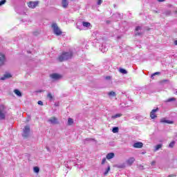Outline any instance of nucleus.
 <instances>
[{"instance_id":"obj_21","label":"nucleus","mask_w":177,"mask_h":177,"mask_svg":"<svg viewBox=\"0 0 177 177\" xmlns=\"http://www.w3.org/2000/svg\"><path fill=\"white\" fill-rule=\"evenodd\" d=\"M82 24L84 27H91V23L89 22L83 21Z\"/></svg>"},{"instance_id":"obj_31","label":"nucleus","mask_w":177,"mask_h":177,"mask_svg":"<svg viewBox=\"0 0 177 177\" xmlns=\"http://www.w3.org/2000/svg\"><path fill=\"white\" fill-rule=\"evenodd\" d=\"M109 96H115V92L114 91H111L108 93Z\"/></svg>"},{"instance_id":"obj_33","label":"nucleus","mask_w":177,"mask_h":177,"mask_svg":"<svg viewBox=\"0 0 177 177\" xmlns=\"http://www.w3.org/2000/svg\"><path fill=\"white\" fill-rule=\"evenodd\" d=\"M115 167H117V168H124L125 165H116Z\"/></svg>"},{"instance_id":"obj_3","label":"nucleus","mask_w":177,"mask_h":177,"mask_svg":"<svg viewBox=\"0 0 177 177\" xmlns=\"http://www.w3.org/2000/svg\"><path fill=\"white\" fill-rule=\"evenodd\" d=\"M52 28L54 31V34L55 35H62V30L59 28V26H57V24H52Z\"/></svg>"},{"instance_id":"obj_13","label":"nucleus","mask_w":177,"mask_h":177,"mask_svg":"<svg viewBox=\"0 0 177 177\" xmlns=\"http://www.w3.org/2000/svg\"><path fill=\"white\" fill-rule=\"evenodd\" d=\"M142 30V27L141 26H137L136 28V33H135V35L136 36V35H142V32H138V31H139V30Z\"/></svg>"},{"instance_id":"obj_11","label":"nucleus","mask_w":177,"mask_h":177,"mask_svg":"<svg viewBox=\"0 0 177 177\" xmlns=\"http://www.w3.org/2000/svg\"><path fill=\"white\" fill-rule=\"evenodd\" d=\"M113 18L115 19V21H118L121 19V15L118 12H116L113 15Z\"/></svg>"},{"instance_id":"obj_24","label":"nucleus","mask_w":177,"mask_h":177,"mask_svg":"<svg viewBox=\"0 0 177 177\" xmlns=\"http://www.w3.org/2000/svg\"><path fill=\"white\" fill-rule=\"evenodd\" d=\"M47 97H48V99H50V102H52V100H53V95H52V93H48Z\"/></svg>"},{"instance_id":"obj_42","label":"nucleus","mask_w":177,"mask_h":177,"mask_svg":"<svg viewBox=\"0 0 177 177\" xmlns=\"http://www.w3.org/2000/svg\"><path fill=\"white\" fill-rule=\"evenodd\" d=\"M165 0H158V2H164Z\"/></svg>"},{"instance_id":"obj_44","label":"nucleus","mask_w":177,"mask_h":177,"mask_svg":"<svg viewBox=\"0 0 177 177\" xmlns=\"http://www.w3.org/2000/svg\"><path fill=\"white\" fill-rule=\"evenodd\" d=\"M174 95H177V90H176V91H174Z\"/></svg>"},{"instance_id":"obj_27","label":"nucleus","mask_w":177,"mask_h":177,"mask_svg":"<svg viewBox=\"0 0 177 177\" xmlns=\"http://www.w3.org/2000/svg\"><path fill=\"white\" fill-rule=\"evenodd\" d=\"M33 171L34 172H35V174H39V167H35L33 168Z\"/></svg>"},{"instance_id":"obj_18","label":"nucleus","mask_w":177,"mask_h":177,"mask_svg":"<svg viewBox=\"0 0 177 177\" xmlns=\"http://www.w3.org/2000/svg\"><path fill=\"white\" fill-rule=\"evenodd\" d=\"M14 93H15V95H17V96H19L21 97V92H20V91L15 89L14 91Z\"/></svg>"},{"instance_id":"obj_22","label":"nucleus","mask_w":177,"mask_h":177,"mask_svg":"<svg viewBox=\"0 0 177 177\" xmlns=\"http://www.w3.org/2000/svg\"><path fill=\"white\" fill-rule=\"evenodd\" d=\"M110 172V165H108V167L106 168V171L104 172V176H106L107 174Z\"/></svg>"},{"instance_id":"obj_25","label":"nucleus","mask_w":177,"mask_h":177,"mask_svg":"<svg viewBox=\"0 0 177 177\" xmlns=\"http://www.w3.org/2000/svg\"><path fill=\"white\" fill-rule=\"evenodd\" d=\"M120 73H121L122 74H128V71H127V70L124 69V68H120L119 70Z\"/></svg>"},{"instance_id":"obj_37","label":"nucleus","mask_w":177,"mask_h":177,"mask_svg":"<svg viewBox=\"0 0 177 177\" xmlns=\"http://www.w3.org/2000/svg\"><path fill=\"white\" fill-rule=\"evenodd\" d=\"M138 169H141V170L143 169V165H138Z\"/></svg>"},{"instance_id":"obj_46","label":"nucleus","mask_w":177,"mask_h":177,"mask_svg":"<svg viewBox=\"0 0 177 177\" xmlns=\"http://www.w3.org/2000/svg\"><path fill=\"white\" fill-rule=\"evenodd\" d=\"M155 13H158V11H155Z\"/></svg>"},{"instance_id":"obj_40","label":"nucleus","mask_w":177,"mask_h":177,"mask_svg":"<svg viewBox=\"0 0 177 177\" xmlns=\"http://www.w3.org/2000/svg\"><path fill=\"white\" fill-rule=\"evenodd\" d=\"M151 164V165H156V161L155 160L152 161Z\"/></svg>"},{"instance_id":"obj_15","label":"nucleus","mask_w":177,"mask_h":177,"mask_svg":"<svg viewBox=\"0 0 177 177\" xmlns=\"http://www.w3.org/2000/svg\"><path fill=\"white\" fill-rule=\"evenodd\" d=\"M62 7L66 9V8H67V6H68V1L62 0Z\"/></svg>"},{"instance_id":"obj_26","label":"nucleus","mask_w":177,"mask_h":177,"mask_svg":"<svg viewBox=\"0 0 177 177\" xmlns=\"http://www.w3.org/2000/svg\"><path fill=\"white\" fill-rule=\"evenodd\" d=\"M161 147H162V145L159 144L158 145L156 146L155 148V151H157L158 150H160V149H161Z\"/></svg>"},{"instance_id":"obj_4","label":"nucleus","mask_w":177,"mask_h":177,"mask_svg":"<svg viewBox=\"0 0 177 177\" xmlns=\"http://www.w3.org/2000/svg\"><path fill=\"white\" fill-rule=\"evenodd\" d=\"M30 126H25L24 128L23 138H28L30 136Z\"/></svg>"},{"instance_id":"obj_30","label":"nucleus","mask_w":177,"mask_h":177,"mask_svg":"<svg viewBox=\"0 0 177 177\" xmlns=\"http://www.w3.org/2000/svg\"><path fill=\"white\" fill-rule=\"evenodd\" d=\"M174 146H175V141H172L169 145V147H170L171 149H172V147H174Z\"/></svg>"},{"instance_id":"obj_17","label":"nucleus","mask_w":177,"mask_h":177,"mask_svg":"<svg viewBox=\"0 0 177 177\" xmlns=\"http://www.w3.org/2000/svg\"><path fill=\"white\" fill-rule=\"evenodd\" d=\"M120 117H122V115L121 113L115 114V115H112L111 118L113 120H115V118H120Z\"/></svg>"},{"instance_id":"obj_28","label":"nucleus","mask_w":177,"mask_h":177,"mask_svg":"<svg viewBox=\"0 0 177 177\" xmlns=\"http://www.w3.org/2000/svg\"><path fill=\"white\" fill-rule=\"evenodd\" d=\"M155 75H160V72H156L155 73H153V74H152L151 75V78L153 80V79H154V76Z\"/></svg>"},{"instance_id":"obj_20","label":"nucleus","mask_w":177,"mask_h":177,"mask_svg":"<svg viewBox=\"0 0 177 177\" xmlns=\"http://www.w3.org/2000/svg\"><path fill=\"white\" fill-rule=\"evenodd\" d=\"M74 124V120L73 118L68 119V125H73Z\"/></svg>"},{"instance_id":"obj_36","label":"nucleus","mask_w":177,"mask_h":177,"mask_svg":"<svg viewBox=\"0 0 177 177\" xmlns=\"http://www.w3.org/2000/svg\"><path fill=\"white\" fill-rule=\"evenodd\" d=\"M37 104L39 105V106H44V102L41 100L38 101L37 102Z\"/></svg>"},{"instance_id":"obj_45","label":"nucleus","mask_w":177,"mask_h":177,"mask_svg":"<svg viewBox=\"0 0 177 177\" xmlns=\"http://www.w3.org/2000/svg\"><path fill=\"white\" fill-rule=\"evenodd\" d=\"M102 52H106V50H103V48H102Z\"/></svg>"},{"instance_id":"obj_5","label":"nucleus","mask_w":177,"mask_h":177,"mask_svg":"<svg viewBox=\"0 0 177 177\" xmlns=\"http://www.w3.org/2000/svg\"><path fill=\"white\" fill-rule=\"evenodd\" d=\"M39 2L38 1H30L28 3V8H31L32 9H35L37 6H38V4Z\"/></svg>"},{"instance_id":"obj_12","label":"nucleus","mask_w":177,"mask_h":177,"mask_svg":"<svg viewBox=\"0 0 177 177\" xmlns=\"http://www.w3.org/2000/svg\"><path fill=\"white\" fill-rule=\"evenodd\" d=\"M12 77V75L10 73H6L3 77H1V80L2 81H5V80H7V78Z\"/></svg>"},{"instance_id":"obj_41","label":"nucleus","mask_w":177,"mask_h":177,"mask_svg":"<svg viewBox=\"0 0 177 177\" xmlns=\"http://www.w3.org/2000/svg\"><path fill=\"white\" fill-rule=\"evenodd\" d=\"M111 77H110V76H106V80H111Z\"/></svg>"},{"instance_id":"obj_35","label":"nucleus","mask_w":177,"mask_h":177,"mask_svg":"<svg viewBox=\"0 0 177 177\" xmlns=\"http://www.w3.org/2000/svg\"><path fill=\"white\" fill-rule=\"evenodd\" d=\"M103 3V0H97V5L100 6Z\"/></svg>"},{"instance_id":"obj_23","label":"nucleus","mask_w":177,"mask_h":177,"mask_svg":"<svg viewBox=\"0 0 177 177\" xmlns=\"http://www.w3.org/2000/svg\"><path fill=\"white\" fill-rule=\"evenodd\" d=\"M118 130H119L118 127H115L113 128L112 132L113 133H118Z\"/></svg>"},{"instance_id":"obj_32","label":"nucleus","mask_w":177,"mask_h":177,"mask_svg":"<svg viewBox=\"0 0 177 177\" xmlns=\"http://www.w3.org/2000/svg\"><path fill=\"white\" fill-rule=\"evenodd\" d=\"M93 140H95L93 138H87L85 139V142H93Z\"/></svg>"},{"instance_id":"obj_6","label":"nucleus","mask_w":177,"mask_h":177,"mask_svg":"<svg viewBox=\"0 0 177 177\" xmlns=\"http://www.w3.org/2000/svg\"><path fill=\"white\" fill-rule=\"evenodd\" d=\"M50 77L52 80H54V81H59V80H61L62 78V75L58 73H53L50 75Z\"/></svg>"},{"instance_id":"obj_8","label":"nucleus","mask_w":177,"mask_h":177,"mask_svg":"<svg viewBox=\"0 0 177 177\" xmlns=\"http://www.w3.org/2000/svg\"><path fill=\"white\" fill-rule=\"evenodd\" d=\"M158 111V108H156L155 109H153L150 113V117L152 120H154V118H157V115H156V113Z\"/></svg>"},{"instance_id":"obj_34","label":"nucleus","mask_w":177,"mask_h":177,"mask_svg":"<svg viewBox=\"0 0 177 177\" xmlns=\"http://www.w3.org/2000/svg\"><path fill=\"white\" fill-rule=\"evenodd\" d=\"M6 3V0H1L0 1V6H2V5H5Z\"/></svg>"},{"instance_id":"obj_43","label":"nucleus","mask_w":177,"mask_h":177,"mask_svg":"<svg viewBox=\"0 0 177 177\" xmlns=\"http://www.w3.org/2000/svg\"><path fill=\"white\" fill-rule=\"evenodd\" d=\"M174 45L177 46V40L174 41Z\"/></svg>"},{"instance_id":"obj_39","label":"nucleus","mask_w":177,"mask_h":177,"mask_svg":"<svg viewBox=\"0 0 177 177\" xmlns=\"http://www.w3.org/2000/svg\"><path fill=\"white\" fill-rule=\"evenodd\" d=\"M106 162V158H104L102 161V164H104Z\"/></svg>"},{"instance_id":"obj_19","label":"nucleus","mask_w":177,"mask_h":177,"mask_svg":"<svg viewBox=\"0 0 177 177\" xmlns=\"http://www.w3.org/2000/svg\"><path fill=\"white\" fill-rule=\"evenodd\" d=\"M161 122H165L166 124H174V122L171 121V120H167L165 119H162L161 120Z\"/></svg>"},{"instance_id":"obj_7","label":"nucleus","mask_w":177,"mask_h":177,"mask_svg":"<svg viewBox=\"0 0 177 177\" xmlns=\"http://www.w3.org/2000/svg\"><path fill=\"white\" fill-rule=\"evenodd\" d=\"M6 63V56L0 53V66H3Z\"/></svg>"},{"instance_id":"obj_2","label":"nucleus","mask_w":177,"mask_h":177,"mask_svg":"<svg viewBox=\"0 0 177 177\" xmlns=\"http://www.w3.org/2000/svg\"><path fill=\"white\" fill-rule=\"evenodd\" d=\"M6 118V107L3 105H0V120Z\"/></svg>"},{"instance_id":"obj_10","label":"nucleus","mask_w":177,"mask_h":177,"mask_svg":"<svg viewBox=\"0 0 177 177\" xmlns=\"http://www.w3.org/2000/svg\"><path fill=\"white\" fill-rule=\"evenodd\" d=\"M48 122H50V124H59V122L57 121V118L55 117H52L48 120Z\"/></svg>"},{"instance_id":"obj_47","label":"nucleus","mask_w":177,"mask_h":177,"mask_svg":"<svg viewBox=\"0 0 177 177\" xmlns=\"http://www.w3.org/2000/svg\"><path fill=\"white\" fill-rule=\"evenodd\" d=\"M39 92H42V91H40Z\"/></svg>"},{"instance_id":"obj_1","label":"nucleus","mask_w":177,"mask_h":177,"mask_svg":"<svg viewBox=\"0 0 177 177\" xmlns=\"http://www.w3.org/2000/svg\"><path fill=\"white\" fill-rule=\"evenodd\" d=\"M71 57H73V52H64L58 57V60L59 62H66V60H69Z\"/></svg>"},{"instance_id":"obj_16","label":"nucleus","mask_w":177,"mask_h":177,"mask_svg":"<svg viewBox=\"0 0 177 177\" xmlns=\"http://www.w3.org/2000/svg\"><path fill=\"white\" fill-rule=\"evenodd\" d=\"M114 153L111 152L106 155V159L107 160H111V158H114Z\"/></svg>"},{"instance_id":"obj_29","label":"nucleus","mask_w":177,"mask_h":177,"mask_svg":"<svg viewBox=\"0 0 177 177\" xmlns=\"http://www.w3.org/2000/svg\"><path fill=\"white\" fill-rule=\"evenodd\" d=\"M175 100H176V98L175 97H171V98H169L167 102H175Z\"/></svg>"},{"instance_id":"obj_38","label":"nucleus","mask_w":177,"mask_h":177,"mask_svg":"<svg viewBox=\"0 0 177 177\" xmlns=\"http://www.w3.org/2000/svg\"><path fill=\"white\" fill-rule=\"evenodd\" d=\"M165 15H167V16H169V15H171V11H167Z\"/></svg>"},{"instance_id":"obj_14","label":"nucleus","mask_w":177,"mask_h":177,"mask_svg":"<svg viewBox=\"0 0 177 177\" xmlns=\"http://www.w3.org/2000/svg\"><path fill=\"white\" fill-rule=\"evenodd\" d=\"M133 162H135V158H130L127 161V164H128V165H132Z\"/></svg>"},{"instance_id":"obj_9","label":"nucleus","mask_w":177,"mask_h":177,"mask_svg":"<svg viewBox=\"0 0 177 177\" xmlns=\"http://www.w3.org/2000/svg\"><path fill=\"white\" fill-rule=\"evenodd\" d=\"M133 147H134V149H142V147H143V142H135L133 145Z\"/></svg>"}]
</instances>
